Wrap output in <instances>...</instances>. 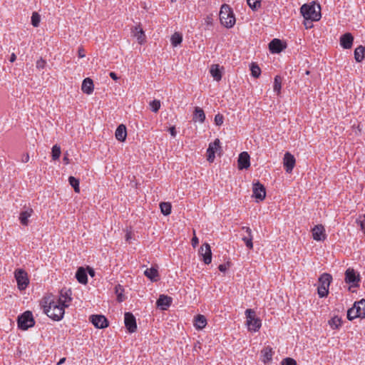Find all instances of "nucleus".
Returning a JSON list of instances; mask_svg holds the SVG:
<instances>
[{
  "label": "nucleus",
  "instance_id": "1",
  "mask_svg": "<svg viewBox=\"0 0 365 365\" xmlns=\"http://www.w3.org/2000/svg\"><path fill=\"white\" fill-rule=\"evenodd\" d=\"M43 305V312L54 321H60L64 315L65 307L58 304L56 301L45 299Z\"/></svg>",
  "mask_w": 365,
  "mask_h": 365
},
{
  "label": "nucleus",
  "instance_id": "2",
  "mask_svg": "<svg viewBox=\"0 0 365 365\" xmlns=\"http://www.w3.org/2000/svg\"><path fill=\"white\" fill-rule=\"evenodd\" d=\"M300 11L304 20L310 21V24L312 21H317L321 19V6L319 4L312 3L311 4H304Z\"/></svg>",
  "mask_w": 365,
  "mask_h": 365
},
{
  "label": "nucleus",
  "instance_id": "3",
  "mask_svg": "<svg viewBox=\"0 0 365 365\" xmlns=\"http://www.w3.org/2000/svg\"><path fill=\"white\" fill-rule=\"evenodd\" d=\"M219 16L221 24L226 28H232L235 24V17L233 11L227 4H223L221 6Z\"/></svg>",
  "mask_w": 365,
  "mask_h": 365
},
{
  "label": "nucleus",
  "instance_id": "4",
  "mask_svg": "<svg viewBox=\"0 0 365 365\" xmlns=\"http://www.w3.org/2000/svg\"><path fill=\"white\" fill-rule=\"evenodd\" d=\"M332 280V277L330 274L324 273L319 278V287L317 288V293L320 298L327 296L329 293V287Z\"/></svg>",
  "mask_w": 365,
  "mask_h": 365
},
{
  "label": "nucleus",
  "instance_id": "5",
  "mask_svg": "<svg viewBox=\"0 0 365 365\" xmlns=\"http://www.w3.org/2000/svg\"><path fill=\"white\" fill-rule=\"evenodd\" d=\"M18 327L21 330H27L29 328L33 327L35 321L33 314L31 311H26L18 317Z\"/></svg>",
  "mask_w": 365,
  "mask_h": 365
},
{
  "label": "nucleus",
  "instance_id": "6",
  "mask_svg": "<svg viewBox=\"0 0 365 365\" xmlns=\"http://www.w3.org/2000/svg\"><path fill=\"white\" fill-rule=\"evenodd\" d=\"M247 324L250 331H257L261 327L262 323L259 318L255 317V312L251 309L245 311Z\"/></svg>",
  "mask_w": 365,
  "mask_h": 365
},
{
  "label": "nucleus",
  "instance_id": "7",
  "mask_svg": "<svg viewBox=\"0 0 365 365\" xmlns=\"http://www.w3.org/2000/svg\"><path fill=\"white\" fill-rule=\"evenodd\" d=\"M361 277L353 268H348L345 272V282L351 287H359Z\"/></svg>",
  "mask_w": 365,
  "mask_h": 365
},
{
  "label": "nucleus",
  "instance_id": "8",
  "mask_svg": "<svg viewBox=\"0 0 365 365\" xmlns=\"http://www.w3.org/2000/svg\"><path fill=\"white\" fill-rule=\"evenodd\" d=\"M14 277L17 282L18 288L20 290H24L29 283L26 272L22 269H16L14 272Z\"/></svg>",
  "mask_w": 365,
  "mask_h": 365
},
{
  "label": "nucleus",
  "instance_id": "9",
  "mask_svg": "<svg viewBox=\"0 0 365 365\" xmlns=\"http://www.w3.org/2000/svg\"><path fill=\"white\" fill-rule=\"evenodd\" d=\"M252 192V196L257 200V202L262 201L265 198V187L259 181H257L256 182L253 183Z\"/></svg>",
  "mask_w": 365,
  "mask_h": 365
},
{
  "label": "nucleus",
  "instance_id": "10",
  "mask_svg": "<svg viewBox=\"0 0 365 365\" xmlns=\"http://www.w3.org/2000/svg\"><path fill=\"white\" fill-rule=\"evenodd\" d=\"M90 320L92 324L98 329H104L108 327V321L101 314H93L90 317Z\"/></svg>",
  "mask_w": 365,
  "mask_h": 365
},
{
  "label": "nucleus",
  "instance_id": "11",
  "mask_svg": "<svg viewBox=\"0 0 365 365\" xmlns=\"http://www.w3.org/2000/svg\"><path fill=\"white\" fill-rule=\"evenodd\" d=\"M125 326L130 333H134L137 330L136 320L130 312H126L124 316Z\"/></svg>",
  "mask_w": 365,
  "mask_h": 365
},
{
  "label": "nucleus",
  "instance_id": "12",
  "mask_svg": "<svg viewBox=\"0 0 365 365\" xmlns=\"http://www.w3.org/2000/svg\"><path fill=\"white\" fill-rule=\"evenodd\" d=\"M199 253L202 256L205 264H209L212 261V252L209 244L205 243L200 248Z\"/></svg>",
  "mask_w": 365,
  "mask_h": 365
},
{
  "label": "nucleus",
  "instance_id": "13",
  "mask_svg": "<svg viewBox=\"0 0 365 365\" xmlns=\"http://www.w3.org/2000/svg\"><path fill=\"white\" fill-rule=\"evenodd\" d=\"M295 158L293 155H292L290 153L287 152L284 154V158H283V165L284 168L287 173H292L294 165H295Z\"/></svg>",
  "mask_w": 365,
  "mask_h": 365
},
{
  "label": "nucleus",
  "instance_id": "14",
  "mask_svg": "<svg viewBox=\"0 0 365 365\" xmlns=\"http://www.w3.org/2000/svg\"><path fill=\"white\" fill-rule=\"evenodd\" d=\"M242 230L245 231L242 240L249 250L253 248L252 230L249 227H242Z\"/></svg>",
  "mask_w": 365,
  "mask_h": 365
},
{
  "label": "nucleus",
  "instance_id": "15",
  "mask_svg": "<svg viewBox=\"0 0 365 365\" xmlns=\"http://www.w3.org/2000/svg\"><path fill=\"white\" fill-rule=\"evenodd\" d=\"M312 237L314 240L323 241L326 239L325 230L322 225H315L312 229Z\"/></svg>",
  "mask_w": 365,
  "mask_h": 365
},
{
  "label": "nucleus",
  "instance_id": "16",
  "mask_svg": "<svg viewBox=\"0 0 365 365\" xmlns=\"http://www.w3.org/2000/svg\"><path fill=\"white\" fill-rule=\"evenodd\" d=\"M71 289H63L61 290L60 297L56 302L58 304H62L65 307H67L68 306V304H67L66 303L71 301Z\"/></svg>",
  "mask_w": 365,
  "mask_h": 365
},
{
  "label": "nucleus",
  "instance_id": "17",
  "mask_svg": "<svg viewBox=\"0 0 365 365\" xmlns=\"http://www.w3.org/2000/svg\"><path fill=\"white\" fill-rule=\"evenodd\" d=\"M250 155L247 152H242L238 158V168L240 170L247 169L250 165Z\"/></svg>",
  "mask_w": 365,
  "mask_h": 365
},
{
  "label": "nucleus",
  "instance_id": "18",
  "mask_svg": "<svg viewBox=\"0 0 365 365\" xmlns=\"http://www.w3.org/2000/svg\"><path fill=\"white\" fill-rule=\"evenodd\" d=\"M173 302V299L170 297L161 294L156 302V304L162 310H166Z\"/></svg>",
  "mask_w": 365,
  "mask_h": 365
},
{
  "label": "nucleus",
  "instance_id": "19",
  "mask_svg": "<svg viewBox=\"0 0 365 365\" xmlns=\"http://www.w3.org/2000/svg\"><path fill=\"white\" fill-rule=\"evenodd\" d=\"M284 47L282 41L278 38H274L269 43V49L272 53H279Z\"/></svg>",
  "mask_w": 365,
  "mask_h": 365
},
{
  "label": "nucleus",
  "instance_id": "20",
  "mask_svg": "<svg viewBox=\"0 0 365 365\" xmlns=\"http://www.w3.org/2000/svg\"><path fill=\"white\" fill-rule=\"evenodd\" d=\"M353 41L354 37L350 33H346L340 38V45L345 49L351 48Z\"/></svg>",
  "mask_w": 365,
  "mask_h": 365
},
{
  "label": "nucleus",
  "instance_id": "21",
  "mask_svg": "<svg viewBox=\"0 0 365 365\" xmlns=\"http://www.w3.org/2000/svg\"><path fill=\"white\" fill-rule=\"evenodd\" d=\"M94 86L92 79L86 78L83 81L81 90L84 93L91 94L93 91Z\"/></svg>",
  "mask_w": 365,
  "mask_h": 365
},
{
  "label": "nucleus",
  "instance_id": "22",
  "mask_svg": "<svg viewBox=\"0 0 365 365\" xmlns=\"http://www.w3.org/2000/svg\"><path fill=\"white\" fill-rule=\"evenodd\" d=\"M33 209L31 207H28L26 210L21 211L19 215V220L21 223L27 226L29 224V217H30L33 213Z\"/></svg>",
  "mask_w": 365,
  "mask_h": 365
},
{
  "label": "nucleus",
  "instance_id": "23",
  "mask_svg": "<svg viewBox=\"0 0 365 365\" xmlns=\"http://www.w3.org/2000/svg\"><path fill=\"white\" fill-rule=\"evenodd\" d=\"M207 319L204 315L197 314L194 319V326L196 329L201 330L205 327Z\"/></svg>",
  "mask_w": 365,
  "mask_h": 365
},
{
  "label": "nucleus",
  "instance_id": "24",
  "mask_svg": "<svg viewBox=\"0 0 365 365\" xmlns=\"http://www.w3.org/2000/svg\"><path fill=\"white\" fill-rule=\"evenodd\" d=\"M115 135L118 140L123 142L127 136L126 127L123 124L118 125L115 130Z\"/></svg>",
  "mask_w": 365,
  "mask_h": 365
},
{
  "label": "nucleus",
  "instance_id": "25",
  "mask_svg": "<svg viewBox=\"0 0 365 365\" xmlns=\"http://www.w3.org/2000/svg\"><path fill=\"white\" fill-rule=\"evenodd\" d=\"M132 33L137 38L139 43L142 44L145 41V35L143 29L140 26H135V28L132 29Z\"/></svg>",
  "mask_w": 365,
  "mask_h": 365
},
{
  "label": "nucleus",
  "instance_id": "26",
  "mask_svg": "<svg viewBox=\"0 0 365 365\" xmlns=\"http://www.w3.org/2000/svg\"><path fill=\"white\" fill-rule=\"evenodd\" d=\"M210 73L216 81L222 79V71L218 64H213L210 67Z\"/></svg>",
  "mask_w": 365,
  "mask_h": 365
},
{
  "label": "nucleus",
  "instance_id": "27",
  "mask_svg": "<svg viewBox=\"0 0 365 365\" xmlns=\"http://www.w3.org/2000/svg\"><path fill=\"white\" fill-rule=\"evenodd\" d=\"M76 277L81 284H86L88 282L87 273L83 267H79L76 273Z\"/></svg>",
  "mask_w": 365,
  "mask_h": 365
},
{
  "label": "nucleus",
  "instance_id": "28",
  "mask_svg": "<svg viewBox=\"0 0 365 365\" xmlns=\"http://www.w3.org/2000/svg\"><path fill=\"white\" fill-rule=\"evenodd\" d=\"M354 304L356 308L359 318H365V299H362L359 302H355Z\"/></svg>",
  "mask_w": 365,
  "mask_h": 365
},
{
  "label": "nucleus",
  "instance_id": "29",
  "mask_svg": "<svg viewBox=\"0 0 365 365\" xmlns=\"http://www.w3.org/2000/svg\"><path fill=\"white\" fill-rule=\"evenodd\" d=\"M144 274L153 282L158 280V272L155 267L148 268L144 271Z\"/></svg>",
  "mask_w": 365,
  "mask_h": 365
},
{
  "label": "nucleus",
  "instance_id": "30",
  "mask_svg": "<svg viewBox=\"0 0 365 365\" xmlns=\"http://www.w3.org/2000/svg\"><path fill=\"white\" fill-rule=\"evenodd\" d=\"M192 120L195 122L199 121L201 123L205 121V114L204 110L201 108L195 107Z\"/></svg>",
  "mask_w": 365,
  "mask_h": 365
},
{
  "label": "nucleus",
  "instance_id": "31",
  "mask_svg": "<svg viewBox=\"0 0 365 365\" xmlns=\"http://www.w3.org/2000/svg\"><path fill=\"white\" fill-rule=\"evenodd\" d=\"M262 361L264 363L269 362L272 359L273 351L272 349L270 346L264 347L262 351Z\"/></svg>",
  "mask_w": 365,
  "mask_h": 365
},
{
  "label": "nucleus",
  "instance_id": "32",
  "mask_svg": "<svg viewBox=\"0 0 365 365\" xmlns=\"http://www.w3.org/2000/svg\"><path fill=\"white\" fill-rule=\"evenodd\" d=\"M365 57V46H359L355 48L354 51V58L356 62L360 63L361 62Z\"/></svg>",
  "mask_w": 365,
  "mask_h": 365
},
{
  "label": "nucleus",
  "instance_id": "33",
  "mask_svg": "<svg viewBox=\"0 0 365 365\" xmlns=\"http://www.w3.org/2000/svg\"><path fill=\"white\" fill-rule=\"evenodd\" d=\"M124 288L120 284H117L115 287V294L117 296V300L118 302H122L125 299V296L123 295Z\"/></svg>",
  "mask_w": 365,
  "mask_h": 365
},
{
  "label": "nucleus",
  "instance_id": "34",
  "mask_svg": "<svg viewBox=\"0 0 365 365\" xmlns=\"http://www.w3.org/2000/svg\"><path fill=\"white\" fill-rule=\"evenodd\" d=\"M171 44L173 46L176 47L180 45L182 41V36L178 32L174 33L170 38Z\"/></svg>",
  "mask_w": 365,
  "mask_h": 365
},
{
  "label": "nucleus",
  "instance_id": "35",
  "mask_svg": "<svg viewBox=\"0 0 365 365\" xmlns=\"http://www.w3.org/2000/svg\"><path fill=\"white\" fill-rule=\"evenodd\" d=\"M329 324L334 329H339L341 325V319L338 317H334L329 321Z\"/></svg>",
  "mask_w": 365,
  "mask_h": 365
},
{
  "label": "nucleus",
  "instance_id": "36",
  "mask_svg": "<svg viewBox=\"0 0 365 365\" xmlns=\"http://www.w3.org/2000/svg\"><path fill=\"white\" fill-rule=\"evenodd\" d=\"M282 88V78L279 76H276L274 77L273 89L274 91L279 94L280 93Z\"/></svg>",
  "mask_w": 365,
  "mask_h": 365
},
{
  "label": "nucleus",
  "instance_id": "37",
  "mask_svg": "<svg viewBox=\"0 0 365 365\" xmlns=\"http://www.w3.org/2000/svg\"><path fill=\"white\" fill-rule=\"evenodd\" d=\"M251 74L254 78H259L261 74V69L257 64L252 63L250 65Z\"/></svg>",
  "mask_w": 365,
  "mask_h": 365
},
{
  "label": "nucleus",
  "instance_id": "38",
  "mask_svg": "<svg viewBox=\"0 0 365 365\" xmlns=\"http://www.w3.org/2000/svg\"><path fill=\"white\" fill-rule=\"evenodd\" d=\"M160 210H161V212L164 215H168L170 214L171 212V205L170 203L169 202H161L160 204Z\"/></svg>",
  "mask_w": 365,
  "mask_h": 365
},
{
  "label": "nucleus",
  "instance_id": "39",
  "mask_svg": "<svg viewBox=\"0 0 365 365\" xmlns=\"http://www.w3.org/2000/svg\"><path fill=\"white\" fill-rule=\"evenodd\" d=\"M69 184L73 187L76 192H80L79 180L75 177L70 176L68 178Z\"/></svg>",
  "mask_w": 365,
  "mask_h": 365
},
{
  "label": "nucleus",
  "instance_id": "40",
  "mask_svg": "<svg viewBox=\"0 0 365 365\" xmlns=\"http://www.w3.org/2000/svg\"><path fill=\"white\" fill-rule=\"evenodd\" d=\"M356 308L354 307V304L353 307L348 309L347 311V319L349 321H352L356 318L359 317V314H357V311L356 309Z\"/></svg>",
  "mask_w": 365,
  "mask_h": 365
},
{
  "label": "nucleus",
  "instance_id": "41",
  "mask_svg": "<svg viewBox=\"0 0 365 365\" xmlns=\"http://www.w3.org/2000/svg\"><path fill=\"white\" fill-rule=\"evenodd\" d=\"M261 1L262 0H247V2L253 11H257L261 6Z\"/></svg>",
  "mask_w": 365,
  "mask_h": 365
},
{
  "label": "nucleus",
  "instance_id": "42",
  "mask_svg": "<svg viewBox=\"0 0 365 365\" xmlns=\"http://www.w3.org/2000/svg\"><path fill=\"white\" fill-rule=\"evenodd\" d=\"M61 148L58 145H54L52 148V159L53 160H58L61 155Z\"/></svg>",
  "mask_w": 365,
  "mask_h": 365
},
{
  "label": "nucleus",
  "instance_id": "43",
  "mask_svg": "<svg viewBox=\"0 0 365 365\" xmlns=\"http://www.w3.org/2000/svg\"><path fill=\"white\" fill-rule=\"evenodd\" d=\"M40 20V15L37 12H34L31 16V24L34 27H38L39 26Z\"/></svg>",
  "mask_w": 365,
  "mask_h": 365
},
{
  "label": "nucleus",
  "instance_id": "44",
  "mask_svg": "<svg viewBox=\"0 0 365 365\" xmlns=\"http://www.w3.org/2000/svg\"><path fill=\"white\" fill-rule=\"evenodd\" d=\"M150 106L153 112L157 113L160 108V102L159 100H153L150 103Z\"/></svg>",
  "mask_w": 365,
  "mask_h": 365
},
{
  "label": "nucleus",
  "instance_id": "45",
  "mask_svg": "<svg viewBox=\"0 0 365 365\" xmlns=\"http://www.w3.org/2000/svg\"><path fill=\"white\" fill-rule=\"evenodd\" d=\"M216 152H215V150H213V148H212V146H209L207 150V160L210 163H212L215 160V154Z\"/></svg>",
  "mask_w": 365,
  "mask_h": 365
},
{
  "label": "nucleus",
  "instance_id": "46",
  "mask_svg": "<svg viewBox=\"0 0 365 365\" xmlns=\"http://www.w3.org/2000/svg\"><path fill=\"white\" fill-rule=\"evenodd\" d=\"M281 365H297V361L292 358L287 357L282 361Z\"/></svg>",
  "mask_w": 365,
  "mask_h": 365
},
{
  "label": "nucleus",
  "instance_id": "47",
  "mask_svg": "<svg viewBox=\"0 0 365 365\" xmlns=\"http://www.w3.org/2000/svg\"><path fill=\"white\" fill-rule=\"evenodd\" d=\"M224 121V116L221 113H217L215 116V123L216 125H221Z\"/></svg>",
  "mask_w": 365,
  "mask_h": 365
},
{
  "label": "nucleus",
  "instance_id": "48",
  "mask_svg": "<svg viewBox=\"0 0 365 365\" xmlns=\"http://www.w3.org/2000/svg\"><path fill=\"white\" fill-rule=\"evenodd\" d=\"M46 64V61L44 59H43L42 58H41L40 59H38L36 61V66L38 69H43L45 67Z\"/></svg>",
  "mask_w": 365,
  "mask_h": 365
},
{
  "label": "nucleus",
  "instance_id": "49",
  "mask_svg": "<svg viewBox=\"0 0 365 365\" xmlns=\"http://www.w3.org/2000/svg\"><path fill=\"white\" fill-rule=\"evenodd\" d=\"M209 146H212L213 150L216 152L217 149L220 148V142L219 139H215L212 143H210Z\"/></svg>",
  "mask_w": 365,
  "mask_h": 365
},
{
  "label": "nucleus",
  "instance_id": "50",
  "mask_svg": "<svg viewBox=\"0 0 365 365\" xmlns=\"http://www.w3.org/2000/svg\"><path fill=\"white\" fill-rule=\"evenodd\" d=\"M169 131H170V135H171L173 138H175V137L176 136V135H177V131H176L175 128L174 126L170 127V128H169Z\"/></svg>",
  "mask_w": 365,
  "mask_h": 365
},
{
  "label": "nucleus",
  "instance_id": "51",
  "mask_svg": "<svg viewBox=\"0 0 365 365\" xmlns=\"http://www.w3.org/2000/svg\"><path fill=\"white\" fill-rule=\"evenodd\" d=\"M78 57L79 58H83L86 56L85 55L84 49L83 48H79L78 51Z\"/></svg>",
  "mask_w": 365,
  "mask_h": 365
},
{
  "label": "nucleus",
  "instance_id": "52",
  "mask_svg": "<svg viewBox=\"0 0 365 365\" xmlns=\"http://www.w3.org/2000/svg\"><path fill=\"white\" fill-rule=\"evenodd\" d=\"M218 269L220 272H225L227 270V267L225 264H222L219 265Z\"/></svg>",
  "mask_w": 365,
  "mask_h": 365
},
{
  "label": "nucleus",
  "instance_id": "53",
  "mask_svg": "<svg viewBox=\"0 0 365 365\" xmlns=\"http://www.w3.org/2000/svg\"><path fill=\"white\" fill-rule=\"evenodd\" d=\"M29 160V155L28 153L23 155L21 161L23 163H27Z\"/></svg>",
  "mask_w": 365,
  "mask_h": 365
},
{
  "label": "nucleus",
  "instance_id": "54",
  "mask_svg": "<svg viewBox=\"0 0 365 365\" xmlns=\"http://www.w3.org/2000/svg\"><path fill=\"white\" fill-rule=\"evenodd\" d=\"M109 76H110V78H111L112 79H113V80H115V81H116V80L118 78V77L117 76L116 73H114V72H110V73H109Z\"/></svg>",
  "mask_w": 365,
  "mask_h": 365
},
{
  "label": "nucleus",
  "instance_id": "55",
  "mask_svg": "<svg viewBox=\"0 0 365 365\" xmlns=\"http://www.w3.org/2000/svg\"><path fill=\"white\" fill-rule=\"evenodd\" d=\"M198 244V239L196 237H194L192 239V245L193 247H195Z\"/></svg>",
  "mask_w": 365,
  "mask_h": 365
},
{
  "label": "nucleus",
  "instance_id": "56",
  "mask_svg": "<svg viewBox=\"0 0 365 365\" xmlns=\"http://www.w3.org/2000/svg\"><path fill=\"white\" fill-rule=\"evenodd\" d=\"M88 274L91 276V277H94L95 275V271L93 270V269L91 268V267H88Z\"/></svg>",
  "mask_w": 365,
  "mask_h": 365
},
{
  "label": "nucleus",
  "instance_id": "57",
  "mask_svg": "<svg viewBox=\"0 0 365 365\" xmlns=\"http://www.w3.org/2000/svg\"><path fill=\"white\" fill-rule=\"evenodd\" d=\"M309 22H310V21L304 20V25H305L306 28H311L312 26V22H311V24Z\"/></svg>",
  "mask_w": 365,
  "mask_h": 365
},
{
  "label": "nucleus",
  "instance_id": "58",
  "mask_svg": "<svg viewBox=\"0 0 365 365\" xmlns=\"http://www.w3.org/2000/svg\"><path fill=\"white\" fill-rule=\"evenodd\" d=\"M16 56L15 53H13L10 56L9 61H10V62H14L16 61Z\"/></svg>",
  "mask_w": 365,
  "mask_h": 365
},
{
  "label": "nucleus",
  "instance_id": "59",
  "mask_svg": "<svg viewBox=\"0 0 365 365\" xmlns=\"http://www.w3.org/2000/svg\"><path fill=\"white\" fill-rule=\"evenodd\" d=\"M63 160L65 163V164H68L69 163V159H68L67 155H64V157L63 158Z\"/></svg>",
  "mask_w": 365,
  "mask_h": 365
},
{
  "label": "nucleus",
  "instance_id": "60",
  "mask_svg": "<svg viewBox=\"0 0 365 365\" xmlns=\"http://www.w3.org/2000/svg\"><path fill=\"white\" fill-rule=\"evenodd\" d=\"M66 361V358H62L60 359V361L57 363V365H61L63 363H64Z\"/></svg>",
  "mask_w": 365,
  "mask_h": 365
},
{
  "label": "nucleus",
  "instance_id": "61",
  "mask_svg": "<svg viewBox=\"0 0 365 365\" xmlns=\"http://www.w3.org/2000/svg\"><path fill=\"white\" fill-rule=\"evenodd\" d=\"M130 238V234L127 233L126 234V240L128 241Z\"/></svg>",
  "mask_w": 365,
  "mask_h": 365
},
{
  "label": "nucleus",
  "instance_id": "62",
  "mask_svg": "<svg viewBox=\"0 0 365 365\" xmlns=\"http://www.w3.org/2000/svg\"><path fill=\"white\" fill-rule=\"evenodd\" d=\"M306 74H307V75H308V74H309V71H307L306 72Z\"/></svg>",
  "mask_w": 365,
  "mask_h": 365
},
{
  "label": "nucleus",
  "instance_id": "63",
  "mask_svg": "<svg viewBox=\"0 0 365 365\" xmlns=\"http://www.w3.org/2000/svg\"><path fill=\"white\" fill-rule=\"evenodd\" d=\"M173 2L176 1V0H171Z\"/></svg>",
  "mask_w": 365,
  "mask_h": 365
}]
</instances>
